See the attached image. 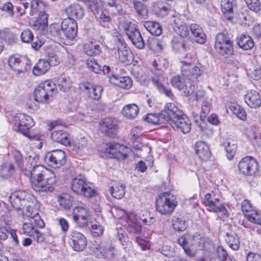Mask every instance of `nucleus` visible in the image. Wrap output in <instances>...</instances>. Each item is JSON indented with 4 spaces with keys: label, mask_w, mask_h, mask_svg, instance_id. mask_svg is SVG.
Here are the masks:
<instances>
[{
    "label": "nucleus",
    "mask_w": 261,
    "mask_h": 261,
    "mask_svg": "<svg viewBox=\"0 0 261 261\" xmlns=\"http://www.w3.org/2000/svg\"><path fill=\"white\" fill-rule=\"evenodd\" d=\"M71 189L75 193L84 195L86 197L90 198L95 194V191L81 178H75L72 180Z\"/></svg>",
    "instance_id": "10"
},
{
    "label": "nucleus",
    "mask_w": 261,
    "mask_h": 261,
    "mask_svg": "<svg viewBox=\"0 0 261 261\" xmlns=\"http://www.w3.org/2000/svg\"><path fill=\"white\" fill-rule=\"evenodd\" d=\"M80 88L85 92L89 97L96 100L100 99L103 91L102 86L94 85L88 82L81 83Z\"/></svg>",
    "instance_id": "17"
},
{
    "label": "nucleus",
    "mask_w": 261,
    "mask_h": 261,
    "mask_svg": "<svg viewBox=\"0 0 261 261\" xmlns=\"http://www.w3.org/2000/svg\"><path fill=\"white\" fill-rule=\"evenodd\" d=\"M192 35L195 38V41L199 43L203 44L206 41V35L202 28L196 23L191 24L190 26Z\"/></svg>",
    "instance_id": "30"
},
{
    "label": "nucleus",
    "mask_w": 261,
    "mask_h": 261,
    "mask_svg": "<svg viewBox=\"0 0 261 261\" xmlns=\"http://www.w3.org/2000/svg\"><path fill=\"white\" fill-rule=\"evenodd\" d=\"M47 7L46 2L43 0H32L30 3V14L33 16L38 13H45V10Z\"/></svg>",
    "instance_id": "34"
},
{
    "label": "nucleus",
    "mask_w": 261,
    "mask_h": 261,
    "mask_svg": "<svg viewBox=\"0 0 261 261\" xmlns=\"http://www.w3.org/2000/svg\"><path fill=\"white\" fill-rule=\"evenodd\" d=\"M235 0H222L221 3L222 11L226 18L231 20L233 17V8Z\"/></svg>",
    "instance_id": "36"
},
{
    "label": "nucleus",
    "mask_w": 261,
    "mask_h": 261,
    "mask_svg": "<svg viewBox=\"0 0 261 261\" xmlns=\"http://www.w3.org/2000/svg\"><path fill=\"white\" fill-rule=\"evenodd\" d=\"M247 219L249 221L261 225V212H257L256 210H254L252 211V213L249 214H247Z\"/></svg>",
    "instance_id": "62"
},
{
    "label": "nucleus",
    "mask_w": 261,
    "mask_h": 261,
    "mask_svg": "<svg viewBox=\"0 0 261 261\" xmlns=\"http://www.w3.org/2000/svg\"><path fill=\"white\" fill-rule=\"evenodd\" d=\"M230 109L232 113L239 118L245 120L246 119V114L243 108L237 104H233L231 106Z\"/></svg>",
    "instance_id": "56"
},
{
    "label": "nucleus",
    "mask_w": 261,
    "mask_h": 261,
    "mask_svg": "<svg viewBox=\"0 0 261 261\" xmlns=\"http://www.w3.org/2000/svg\"><path fill=\"white\" fill-rule=\"evenodd\" d=\"M31 182L37 192L53 191L56 177L54 172L42 165H37L31 171Z\"/></svg>",
    "instance_id": "2"
},
{
    "label": "nucleus",
    "mask_w": 261,
    "mask_h": 261,
    "mask_svg": "<svg viewBox=\"0 0 261 261\" xmlns=\"http://www.w3.org/2000/svg\"><path fill=\"white\" fill-rule=\"evenodd\" d=\"M100 47L92 42L86 43L84 45V50L88 56H92L98 55L100 52Z\"/></svg>",
    "instance_id": "47"
},
{
    "label": "nucleus",
    "mask_w": 261,
    "mask_h": 261,
    "mask_svg": "<svg viewBox=\"0 0 261 261\" xmlns=\"http://www.w3.org/2000/svg\"><path fill=\"white\" fill-rule=\"evenodd\" d=\"M177 205L175 197L169 192L161 193L156 198L155 207L163 215L171 214Z\"/></svg>",
    "instance_id": "4"
},
{
    "label": "nucleus",
    "mask_w": 261,
    "mask_h": 261,
    "mask_svg": "<svg viewBox=\"0 0 261 261\" xmlns=\"http://www.w3.org/2000/svg\"><path fill=\"white\" fill-rule=\"evenodd\" d=\"M93 252L98 258L110 261L115 260L118 256V251L115 247L108 243L97 245Z\"/></svg>",
    "instance_id": "7"
},
{
    "label": "nucleus",
    "mask_w": 261,
    "mask_h": 261,
    "mask_svg": "<svg viewBox=\"0 0 261 261\" xmlns=\"http://www.w3.org/2000/svg\"><path fill=\"white\" fill-rule=\"evenodd\" d=\"M69 243L72 249L76 251H83L87 246L86 237L81 232L73 230L69 236Z\"/></svg>",
    "instance_id": "15"
},
{
    "label": "nucleus",
    "mask_w": 261,
    "mask_h": 261,
    "mask_svg": "<svg viewBox=\"0 0 261 261\" xmlns=\"http://www.w3.org/2000/svg\"><path fill=\"white\" fill-rule=\"evenodd\" d=\"M48 14L41 13L39 17L34 21L33 26L38 30H44L47 26Z\"/></svg>",
    "instance_id": "45"
},
{
    "label": "nucleus",
    "mask_w": 261,
    "mask_h": 261,
    "mask_svg": "<svg viewBox=\"0 0 261 261\" xmlns=\"http://www.w3.org/2000/svg\"><path fill=\"white\" fill-rule=\"evenodd\" d=\"M106 152L111 155V157L119 160H125L131 152L130 148L119 143L112 142L107 144Z\"/></svg>",
    "instance_id": "12"
},
{
    "label": "nucleus",
    "mask_w": 261,
    "mask_h": 261,
    "mask_svg": "<svg viewBox=\"0 0 261 261\" xmlns=\"http://www.w3.org/2000/svg\"><path fill=\"white\" fill-rule=\"evenodd\" d=\"M50 64L47 61L44 59H40L34 67L33 72L34 75L39 76L45 73L49 69Z\"/></svg>",
    "instance_id": "39"
},
{
    "label": "nucleus",
    "mask_w": 261,
    "mask_h": 261,
    "mask_svg": "<svg viewBox=\"0 0 261 261\" xmlns=\"http://www.w3.org/2000/svg\"><path fill=\"white\" fill-rule=\"evenodd\" d=\"M50 34L54 37L60 39L61 41L64 40V35L61 24L58 23H52L49 27Z\"/></svg>",
    "instance_id": "42"
},
{
    "label": "nucleus",
    "mask_w": 261,
    "mask_h": 261,
    "mask_svg": "<svg viewBox=\"0 0 261 261\" xmlns=\"http://www.w3.org/2000/svg\"><path fill=\"white\" fill-rule=\"evenodd\" d=\"M170 124L173 129L179 130L184 134L189 133L191 128V123L190 119L183 113L181 116L175 118L173 121L170 122Z\"/></svg>",
    "instance_id": "19"
},
{
    "label": "nucleus",
    "mask_w": 261,
    "mask_h": 261,
    "mask_svg": "<svg viewBox=\"0 0 261 261\" xmlns=\"http://www.w3.org/2000/svg\"><path fill=\"white\" fill-rule=\"evenodd\" d=\"M67 18L81 19L85 15V11L83 7L78 4H73L67 7L65 10Z\"/></svg>",
    "instance_id": "26"
},
{
    "label": "nucleus",
    "mask_w": 261,
    "mask_h": 261,
    "mask_svg": "<svg viewBox=\"0 0 261 261\" xmlns=\"http://www.w3.org/2000/svg\"><path fill=\"white\" fill-rule=\"evenodd\" d=\"M23 113L13 114L9 117V121L11 124L13 130L20 132L21 121L23 120Z\"/></svg>",
    "instance_id": "40"
},
{
    "label": "nucleus",
    "mask_w": 261,
    "mask_h": 261,
    "mask_svg": "<svg viewBox=\"0 0 261 261\" xmlns=\"http://www.w3.org/2000/svg\"><path fill=\"white\" fill-rule=\"evenodd\" d=\"M101 131L110 137H114L117 132V125L111 118L103 119L102 124L100 123Z\"/></svg>",
    "instance_id": "24"
},
{
    "label": "nucleus",
    "mask_w": 261,
    "mask_h": 261,
    "mask_svg": "<svg viewBox=\"0 0 261 261\" xmlns=\"http://www.w3.org/2000/svg\"><path fill=\"white\" fill-rule=\"evenodd\" d=\"M89 229L94 237L100 236L103 232V226L98 222H92Z\"/></svg>",
    "instance_id": "55"
},
{
    "label": "nucleus",
    "mask_w": 261,
    "mask_h": 261,
    "mask_svg": "<svg viewBox=\"0 0 261 261\" xmlns=\"http://www.w3.org/2000/svg\"><path fill=\"white\" fill-rule=\"evenodd\" d=\"M112 196L117 199H121L125 193V186L122 183L114 184L110 189Z\"/></svg>",
    "instance_id": "38"
},
{
    "label": "nucleus",
    "mask_w": 261,
    "mask_h": 261,
    "mask_svg": "<svg viewBox=\"0 0 261 261\" xmlns=\"http://www.w3.org/2000/svg\"><path fill=\"white\" fill-rule=\"evenodd\" d=\"M0 38L8 44H12L16 39V36L8 29L0 31Z\"/></svg>",
    "instance_id": "49"
},
{
    "label": "nucleus",
    "mask_w": 261,
    "mask_h": 261,
    "mask_svg": "<svg viewBox=\"0 0 261 261\" xmlns=\"http://www.w3.org/2000/svg\"><path fill=\"white\" fill-rule=\"evenodd\" d=\"M144 26L149 32L154 36H160L162 33V26L157 22L147 21L144 22Z\"/></svg>",
    "instance_id": "41"
},
{
    "label": "nucleus",
    "mask_w": 261,
    "mask_h": 261,
    "mask_svg": "<svg viewBox=\"0 0 261 261\" xmlns=\"http://www.w3.org/2000/svg\"><path fill=\"white\" fill-rule=\"evenodd\" d=\"M8 64L13 71L17 73L22 72L30 68L28 59L19 55L11 56L8 60Z\"/></svg>",
    "instance_id": "14"
},
{
    "label": "nucleus",
    "mask_w": 261,
    "mask_h": 261,
    "mask_svg": "<svg viewBox=\"0 0 261 261\" xmlns=\"http://www.w3.org/2000/svg\"><path fill=\"white\" fill-rule=\"evenodd\" d=\"M119 60L125 65L129 64L132 60L130 50L124 45L121 44L118 48Z\"/></svg>",
    "instance_id": "32"
},
{
    "label": "nucleus",
    "mask_w": 261,
    "mask_h": 261,
    "mask_svg": "<svg viewBox=\"0 0 261 261\" xmlns=\"http://www.w3.org/2000/svg\"><path fill=\"white\" fill-rule=\"evenodd\" d=\"M148 45L149 48L154 51L159 52L162 50V45L159 39L151 38L148 40Z\"/></svg>",
    "instance_id": "61"
},
{
    "label": "nucleus",
    "mask_w": 261,
    "mask_h": 261,
    "mask_svg": "<svg viewBox=\"0 0 261 261\" xmlns=\"http://www.w3.org/2000/svg\"><path fill=\"white\" fill-rule=\"evenodd\" d=\"M214 47L218 54L224 57L228 58L233 55V41L228 34L218 33L216 37Z\"/></svg>",
    "instance_id": "6"
},
{
    "label": "nucleus",
    "mask_w": 261,
    "mask_h": 261,
    "mask_svg": "<svg viewBox=\"0 0 261 261\" xmlns=\"http://www.w3.org/2000/svg\"><path fill=\"white\" fill-rule=\"evenodd\" d=\"M135 219V216L133 214L127 216V223L129 226V231L135 233H138L142 230L141 225L137 222Z\"/></svg>",
    "instance_id": "51"
},
{
    "label": "nucleus",
    "mask_w": 261,
    "mask_h": 261,
    "mask_svg": "<svg viewBox=\"0 0 261 261\" xmlns=\"http://www.w3.org/2000/svg\"><path fill=\"white\" fill-rule=\"evenodd\" d=\"M195 123L201 134L208 137H211L213 134V131L204 119H200L199 120H195Z\"/></svg>",
    "instance_id": "43"
},
{
    "label": "nucleus",
    "mask_w": 261,
    "mask_h": 261,
    "mask_svg": "<svg viewBox=\"0 0 261 261\" xmlns=\"http://www.w3.org/2000/svg\"><path fill=\"white\" fill-rule=\"evenodd\" d=\"M34 35L31 31L27 29L24 30L21 33L20 38L22 42L30 43L33 40Z\"/></svg>",
    "instance_id": "64"
},
{
    "label": "nucleus",
    "mask_w": 261,
    "mask_h": 261,
    "mask_svg": "<svg viewBox=\"0 0 261 261\" xmlns=\"http://www.w3.org/2000/svg\"><path fill=\"white\" fill-rule=\"evenodd\" d=\"M139 108L134 103L124 106L122 110V114L124 117L128 119H133L138 115Z\"/></svg>",
    "instance_id": "35"
},
{
    "label": "nucleus",
    "mask_w": 261,
    "mask_h": 261,
    "mask_svg": "<svg viewBox=\"0 0 261 261\" xmlns=\"http://www.w3.org/2000/svg\"><path fill=\"white\" fill-rule=\"evenodd\" d=\"M50 137L52 140L57 143H60L65 146L70 145V144L69 134L63 130L59 129L54 130L51 134Z\"/></svg>",
    "instance_id": "28"
},
{
    "label": "nucleus",
    "mask_w": 261,
    "mask_h": 261,
    "mask_svg": "<svg viewBox=\"0 0 261 261\" xmlns=\"http://www.w3.org/2000/svg\"><path fill=\"white\" fill-rule=\"evenodd\" d=\"M87 65L90 70L96 73H99L101 71V67L93 58L87 60Z\"/></svg>",
    "instance_id": "63"
},
{
    "label": "nucleus",
    "mask_w": 261,
    "mask_h": 261,
    "mask_svg": "<svg viewBox=\"0 0 261 261\" xmlns=\"http://www.w3.org/2000/svg\"><path fill=\"white\" fill-rule=\"evenodd\" d=\"M172 86L180 90H182L184 95L188 96L191 95L195 90V86L192 82L188 81L185 76L182 75H175L170 80Z\"/></svg>",
    "instance_id": "8"
},
{
    "label": "nucleus",
    "mask_w": 261,
    "mask_h": 261,
    "mask_svg": "<svg viewBox=\"0 0 261 261\" xmlns=\"http://www.w3.org/2000/svg\"><path fill=\"white\" fill-rule=\"evenodd\" d=\"M62 27L65 39L72 41L76 37L77 32V25L75 19L71 18H65L62 21Z\"/></svg>",
    "instance_id": "16"
},
{
    "label": "nucleus",
    "mask_w": 261,
    "mask_h": 261,
    "mask_svg": "<svg viewBox=\"0 0 261 261\" xmlns=\"http://www.w3.org/2000/svg\"><path fill=\"white\" fill-rule=\"evenodd\" d=\"M225 240L230 248L234 250H237L240 247V238L235 232H226Z\"/></svg>",
    "instance_id": "37"
},
{
    "label": "nucleus",
    "mask_w": 261,
    "mask_h": 261,
    "mask_svg": "<svg viewBox=\"0 0 261 261\" xmlns=\"http://www.w3.org/2000/svg\"><path fill=\"white\" fill-rule=\"evenodd\" d=\"M116 238L118 239L122 246L124 247L127 246L129 243L127 234L122 228H117Z\"/></svg>",
    "instance_id": "58"
},
{
    "label": "nucleus",
    "mask_w": 261,
    "mask_h": 261,
    "mask_svg": "<svg viewBox=\"0 0 261 261\" xmlns=\"http://www.w3.org/2000/svg\"><path fill=\"white\" fill-rule=\"evenodd\" d=\"M173 28L176 33L182 38L187 37L190 34V27L187 23L181 21L179 18L175 19Z\"/></svg>",
    "instance_id": "31"
},
{
    "label": "nucleus",
    "mask_w": 261,
    "mask_h": 261,
    "mask_svg": "<svg viewBox=\"0 0 261 261\" xmlns=\"http://www.w3.org/2000/svg\"><path fill=\"white\" fill-rule=\"evenodd\" d=\"M73 220L81 227L88 225L90 218L89 210L84 206H76L73 209Z\"/></svg>",
    "instance_id": "18"
},
{
    "label": "nucleus",
    "mask_w": 261,
    "mask_h": 261,
    "mask_svg": "<svg viewBox=\"0 0 261 261\" xmlns=\"http://www.w3.org/2000/svg\"><path fill=\"white\" fill-rule=\"evenodd\" d=\"M56 84L47 80L39 84L34 91V99L40 103L48 102L56 94Z\"/></svg>",
    "instance_id": "3"
},
{
    "label": "nucleus",
    "mask_w": 261,
    "mask_h": 261,
    "mask_svg": "<svg viewBox=\"0 0 261 261\" xmlns=\"http://www.w3.org/2000/svg\"><path fill=\"white\" fill-rule=\"evenodd\" d=\"M208 210L214 213H221L222 214L226 217L229 216V213L226 210L223 203L220 202V199L218 198L214 199L208 205Z\"/></svg>",
    "instance_id": "33"
},
{
    "label": "nucleus",
    "mask_w": 261,
    "mask_h": 261,
    "mask_svg": "<svg viewBox=\"0 0 261 261\" xmlns=\"http://www.w3.org/2000/svg\"><path fill=\"white\" fill-rule=\"evenodd\" d=\"M9 200L14 209L22 211L24 219H28L34 222L39 228L44 227V223L35 206L36 200L32 195L24 191H18L12 193Z\"/></svg>",
    "instance_id": "1"
},
{
    "label": "nucleus",
    "mask_w": 261,
    "mask_h": 261,
    "mask_svg": "<svg viewBox=\"0 0 261 261\" xmlns=\"http://www.w3.org/2000/svg\"><path fill=\"white\" fill-rule=\"evenodd\" d=\"M194 235L185 234L177 240L178 243L183 248L185 252L190 257L195 256V252L191 247L195 246Z\"/></svg>",
    "instance_id": "21"
},
{
    "label": "nucleus",
    "mask_w": 261,
    "mask_h": 261,
    "mask_svg": "<svg viewBox=\"0 0 261 261\" xmlns=\"http://www.w3.org/2000/svg\"><path fill=\"white\" fill-rule=\"evenodd\" d=\"M56 84L63 92L67 91L71 86V83L68 79L61 76L58 78Z\"/></svg>",
    "instance_id": "57"
},
{
    "label": "nucleus",
    "mask_w": 261,
    "mask_h": 261,
    "mask_svg": "<svg viewBox=\"0 0 261 261\" xmlns=\"http://www.w3.org/2000/svg\"><path fill=\"white\" fill-rule=\"evenodd\" d=\"M217 253L219 261H232L230 256L222 246L217 247Z\"/></svg>",
    "instance_id": "60"
},
{
    "label": "nucleus",
    "mask_w": 261,
    "mask_h": 261,
    "mask_svg": "<svg viewBox=\"0 0 261 261\" xmlns=\"http://www.w3.org/2000/svg\"><path fill=\"white\" fill-rule=\"evenodd\" d=\"M194 149L199 159L203 161L209 160L211 152L207 143L203 141H198L195 144Z\"/></svg>",
    "instance_id": "22"
},
{
    "label": "nucleus",
    "mask_w": 261,
    "mask_h": 261,
    "mask_svg": "<svg viewBox=\"0 0 261 261\" xmlns=\"http://www.w3.org/2000/svg\"><path fill=\"white\" fill-rule=\"evenodd\" d=\"M183 112L180 111L175 104L167 103L163 110L161 111L160 117L164 118L167 121H173L175 118L181 115Z\"/></svg>",
    "instance_id": "20"
},
{
    "label": "nucleus",
    "mask_w": 261,
    "mask_h": 261,
    "mask_svg": "<svg viewBox=\"0 0 261 261\" xmlns=\"http://www.w3.org/2000/svg\"><path fill=\"white\" fill-rule=\"evenodd\" d=\"M119 29L124 32L129 40L137 48H144V41L136 24L127 21H122L119 24Z\"/></svg>",
    "instance_id": "5"
},
{
    "label": "nucleus",
    "mask_w": 261,
    "mask_h": 261,
    "mask_svg": "<svg viewBox=\"0 0 261 261\" xmlns=\"http://www.w3.org/2000/svg\"><path fill=\"white\" fill-rule=\"evenodd\" d=\"M45 162L55 168H59L66 162V154L64 151L56 149L48 152L45 156Z\"/></svg>",
    "instance_id": "11"
},
{
    "label": "nucleus",
    "mask_w": 261,
    "mask_h": 261,
    "mask_svg": "<svg viewBox=\"0 0 261 261\" xmlns=\"http://www.w3.org/2000/svg\"><path fill=\"white\" fill-rule=\"evenodd\" d=\"M58 201L62 207L68 210L72 205L73 198L69 194L63 193L59 196Z\"/></svg>",
    "instance_id": "48"
},
{
    "label": "nucleus",
    "mask_w": 261,
    "mask_h": 261,
    "mask_svg": "<svg viewBox=\"0 0 261 261\" xmlns=\"http://www.w3.org/2000/svg\"><path fill=\"white\" fill-rule=\"evenodd\" d=\"M237 44L239 47L244 50H249L254 46L253 39L249 35L242 34L237 37Z\"/></svg>",
    "instance_id": "27"
},
{
    "label": "nucleus",
    "mask_w": 261,
    "mask_h": 261,
    "mask_svg": "<svg viewBox=\"0 0 261 261\" xmlns=\"http://www.w3.org/2000/svg\"><path fill=\"white\" fill-rule=\"evenodd\" d=\"M36 224V223L30 220H28V222H24L22 227L23 233L30 237L32 236L37 228H39Z\"/></svg>",
    "instance_id": "50"
},
{
    "label": "nucleus",
    "mask_w": 261,
    "mask_h": 261,
    "mask_svg": "<svg viewBox=\"0 0 261 261\" xmlns=\"http://www.w3.org/2000/svg\"><path fill=\"white\" fill-rule=\"evenodd\" d=\"M172 226L174 229L178 231H184L187 228L186 221L181 218H175L173 220Z\"/></svg>",
    "instance_id": "59"
},
{
    "label": "nucleus",
    "mask_w": 261,
    "mask_h": 261,
    "mask_svg": "<svg viewBox=\"0 0 261 261\" xmlns=\"http://www.w3.org/2000/svg\"><path fill=\"white\" fill-rule=\"evenodd\" d=\"M74 148L78 153H85L89 148L88 140L85 137L81 138L75 142Z\"/></svg>",
    "instance_id": "52"
},
{
    "label": "nucleus",
    "mask_w": 261,
    "mask_h": 261,
    "mask_svg": "<svg viewBox=\"0 0 261 261\" xmlns=\"http://www.w3.org/2000/svg\"><path fill=\"white\" fill-rule=\"evenodd\" d=\"M162 77L160 76H154L152 78V82L161 93L165 94L169 97H171L173 96L171 90L170 89L165 87L162 84Z\"/></svg>",
    "instance_id": "44"
},
{
    "label": "nucleus",
    "mask_w": 261,
    "mask_h": 261,
    "mask_svg": "<svg viewBox=\"0 0 261 261\" xmlns=\"http://www.w3.org/2000/svg\"><path fill=\"white\" fill-rule=\"evenodd\" d=\"M181 75L185 76L190 82L197 80L202 73L203 71L200 66L191 63L181 61Z\"/></svg>",
    "instance_id": "13"
},
{
    "label": "nucleus",
    "mask_w": 261,
    "mask_h": 261,
    "mask_svg": "<svg viewBox=\"0 0 261 261\" xmlns=\"http://www.w3.org/2000/svg\"><path fill=\"white\" fill-rule=\"evenodd\" d=\"M224 146L227 152L226 156L228 160H231L233 158L237 149V146L234 141L228 139L224 143Z\"/></svg>",
    "instance_id": "46"
},
{
    "label": "nucleus",
    "mask_w": 261,
    "mask_h": 261,
    "mask_svg": "<svg viewBox=\"0 0 261 261\" xmlns=\"http://www.w3.org/2000/svg\"><path fill=\"white\" fill-rule=\"evenodd\" d=\"M240 171L246 176H252L258 171V164L253 158L247 156L243 158L238 164Z\"/></svg>",
    "instance_id": "9"
},
{
    "label": "nucleus",
    "mask_w": 261,
    "mask_h": 261,
    "mask_svg": "<svg viewBox=\"0 0 261 261\" xmlns=\"http://www.w3.org/2000/svg\"><path fill=\"white\" fill-rule=\"evenodd\" d=\"M110 82L113 85L123 89H129L132 86V81L128 76H120L112 74L109 75Z\"/></svg>",
    "instance_id": "25"
},
{
    "label": "nucleus",
    "mask_w": 261,
    "mask_h": 261,
    "mask_svg": "<svg viewBox=\"0 0 261 261\" xmlns=\"http://www.w3.org/2000/svg\"><path fill=\"white\" fill-rule=\"evenodd\" d=\"M21 124L20 133L23 135L31 139L38 138L36 136H30L29 134V129L34 125V121L30 116L24 114V117L23 120L21 121Z\"/></svg>",
    "instance_id": "29"
},
{
    "label": "nucleus",
    "mask_w": 261,
    "mask_h": 261,
    "mask_svg": "<svg viewBox=\"0 0 261 261\" xmlns=\"http://www.w3.org/2000/svg\"><path fill=\"white\" fill-rule=\"evenodd\" d=\"M134 7L137 13L143 18H146L148 15V10L143 4L140 1L135 0L133 2Z\"/></svg>",
    "instance_id": "53"
},
{
    "label": "nucleus",
    "mask_w": 261,
    "mask_h": 261,
    "mask_svg": "<svg viewBox=\"0 0 261 261\" xmlns=\"http://www.w3.org/2000/svg\"><path fill=\"white\" fill-rule=\"evenodd\" d=\"M244 99L246 104L251 108L256 109L261 105V97L258 92L255 90L248 91Z\"/></svg>",
    "instance_id": "23"
},
{
    "label": "nucleus",
    "mask_w": 261,
    "mask_h": 261,
    "mask_svg": "<svg viewBox=\"0 0 261 261\" xmlns=\"http://www.w3.org/2000/svg\"><path fill=\"white\" fill-rule=\"evenodd\" d=\"M14 167L11 163H4L2 165L1 174L4 178L10 176L14 172Z\"/></svg>",
    "instance_id": "54"
}]
</instances>
